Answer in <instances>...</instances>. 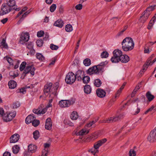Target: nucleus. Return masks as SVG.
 <instances>
[{
  "instance_id": "1",
  "label": "nucleus",
  "mask_w": 156,
  "mask_h": 156,
  "mask_svg": "<svg viewBox=\"0 0 156 156\" xmlns=\"http://www.w3.org/2000/svg\"><path fill=\"white\" fill-rule=\"evenodd\" d=\"M108 64L107 61L101 62L97 66H94L90 68L87 71V73L90 75L93 74H98L102 73L105 71L104 68Z\"/></svg>"
},
{
  "instance_id": "2",
  "label": "nucleus",
  "mask_w": 156,
  "mask_h": 156,
  "mask_svg": "<svg viewBox=\"0 0 156 156\" xmlns=\"http://www.w3.org/2000/svg\"><path fill=\"white\" fill-rule=\"evenodd\" d=\"M122 49L124 51H128L134 48V43L133 39L130 37L125 38L122 42Z\"/></svg>"
},
{
  "instance_id": "3",
  "label": "nucleus",
  "mask_w": 156,
  "mask_h": 156,
  "mask_svg": "<svg viewBox=\"0 0 156 156\" xmlns=\"http://www.w3.org/2000/svg\"><path fill=\"white\" fill-rule=\"evenodd\" d=\"M106 141L107 139L106 138H104L98 141L94 144V147L91 149L90 151L94 155L96 153H98V149Z\"/></svg>"
},
{
  "instance_id": "4",
  "label": "nucleus",
  "mask_w": 156,
  "mask_h": 156,
  "mask_svg": "<svg viewBox=\"0 0 156 156\" xmlns=\"http://www.w3.org/2000/svg\"><path fill=\"white\" fill-rule=\"evenodd\" d=\"M76 79L75 75L72 72H69L66 75L65 81L68 84H71L74 83Z\"/></svg>"
},
{
  "instance_id": "5",
  "label": "nucleus",
  "mask_w": 156,
  "mask_h": 156,
  "mask_svg": "<svg viewBox=\"0 0 156 156\" xmlns=\"http://www.w3.org/2000/svg\"><path fill=\"white\" fill-rule=\"evenodd\" d=\"M74 101L73 100H61L59 102L60 106L62 108L67 107L73 104Z\"/></svg>"
},
{
  "instance_id": "6",
  "label": "nucleus",
  "mask_w": 156,
  "mask_h": 156,
  "mask_svg": "<svg viewBox=\"0 0 156 156\" xmlns=\"http://www.w3.org/2000/svg\"><path fill=\"white\" fill-rule=\"evenodd\" d=\"M11 8L9 6L5 3L3 4L1 6V10L0 11V15H3L10 12Z\"/></svg>"
},
{
  "instance_id": "7",
  "label": "nucleus",
  "mask_w": 156,
  "mask_h": 156,
  "mask_svg": "<svg viewBox=\"0 0 156 156\" xmlns=\"http://www.w3.org/2000/svg\"><path fill=\"white\" fill-rule=\"evenodd\" d=\"M52 83H47L44 86V92L45 94H47V95H48L50 94V93L51 92L53 94H56V90H55L54 92H52L51 88H52Z\"/></svg>"
},
{
  "instance_id": "8",
  "label": "nucleus",
  "mask_w": 156,
  "mask_h": 156,
  "mask_svg": "<svg viewBox=\"0 0 156 156\" xmlns=\"http://www.w3.org/2000/svg\"><path fill=\"white\" fill-rule=\"evenodd\" d=\"M24 71L22 74L23 75H24V77L26 75L30 72V74L32 75H34V71L35 70V67L32 66H29L25 67V68L24 69Z\"/></svg>"
},
{
  "instance_id": "9",
  "label": "nucleus",
  "mask_w": 156,
  "mask_h": 156,
  "mask_svg": "<svg viewBox=\"0 0 156 156\" xmlns=\"http://www.w3.org/2000/svg\"><path fill=\"white\" fill-rule=\"evenodd\" d=\"M29 34L28 33H22L20 37L19 42L21 44H23L29 41Z\"/></svg>"
},
{
  "instance_id": "10",
  "label": "nucleus",
  "mask_w": 156,
  "mask_h": 156,
  "mask_svg": "<svg viewBox=\"0 0 156 156\" xmlns=\"http://www.w3.org/2000/svg\"><path fill=\"white\" fill-rule=\"evenodd\" d=\"M147 139L151 142H153L156 140V127L150 132Z\"/></svg>"
},
{
  "instance_id": "11",
  "label": "nucleus",
  "mask_w": 156,
  "mask_h": 156,
  "mask_svg": "<svg viewBox=\"0 0 156 156\" xmlns=\"http://www.w3.org/2000/svg\"><path fill=\"white\" fill-rule=\"evenodd\" d=\"M16 114V112H13L9 113L6 116H4L3 117V120L6 122L10 121L14 118Z\"/></svg>"
},
{
  "instance_id": "12",
  "label": "nucleus",
  "mask_w": 156,
  "mask_h": 156,
  "mask_svg": "<svg viewBox=\"0 0 156 156\" xmlns=\"http://www.w3.org/2000/svg\"><path fill=\"white\" fill-rule=\"evenodd\" d=\"M151 14V12H146V10L142 13V16L140 17V20L142 23H144L147 19Z\"/></svg>"
},
{
  "instance_id": "13",
  "label": "nucleus",
  "mask_w": 156,
  "mask_h": 156,
  "mask_svg": "<svg viewBox=\"0 0 156 156\" xmlns=\"http://www.w3.org/2000/svg\"><path fill=\"white\" fill-rule=\"evenodd\" d=\"M84 71L79 70L76 72L75 76L76 79L78 81H81L84 76Z\"/></svg>"
},
{
  "instance_id": "14",
  "label": "nucleus",
  "mask_w": 156,
  "mask_h": 156,
  "mask_svg": "<svg viewBox=\"0 0 156 156\" xmlns=\"http://www.w3.org/2000/svg\"><path fill=\"white\" fill-rule=\"evenodd\" d=\"M20 138V135L18 134H15L12 135L10 138V143H15L17 142Z\"/></svg>"
},
{
  "instance_id": "15",
  "label": "nucleus",
  "mask_w": 156,
  "mask_h": 156,
  "mask_svg": "<svg viewBox=\"0 0 156 156\" xmlns=\"http://www.w3.org/2000/svg\"><path fill=\"white\" fill-rule=\"evenodd\" d=\"M52 126L51 119L50 118H47L46 120L45 125V128L48 130H50Z\"/></svg>"
},
{
  "instance_id": "16",
  "label": "nucleus",
  "mask_w": 156,
  "mask_h": 156,
  "mask_svg": "<svg viewBox=\"0 0 156 156\" xmlns=\"http://www.w3.org/2000/svg\"><path fill=\"white\" fill-rule=\"evenodd\" d=\"M96 94L100 98L104 97L106 94V93L104 90L101 88H98L97 89Z\"/></svg>"
},
{
  "instance_id": "17",
  "label": "nucleus",
  "mask_w": 156,
  "mask_h": 156,
  "mask_svg": "<svg viewBox=\"0 0 156 156\" xmlns=\"http://www.w3.org/2000/svg\"><path fill=\"white\" fill-rule=\"evenodd\" d=\"M89 132V130L85 128L82 129L79 132L76 133V135L77 136H83L87 134Z\"/></svg>"
},
{
  "instance_id": "18",
  "label": "nucleus",
  "mask_w": 156,
  "mask_h": 156,
  "mask_svg": "<svg viewBox=\"0 0 156 156\" xmlns=\"http://www.w3.org/2000/svg\"><path fill=\"white\" fill-rule=\"evenodd\" d=\"M36 118L34 116L33 114H31L28 116L25 119V122L27 124H29L32 122Z\"/></svg>"
},
{
  "instance_id": "19",
  "label": "nucleus",
  "mask_w": 156,
  "mask_h": 156,
  "mask_svg": "<svg viewBox=\"0 0 156 156\" xmlns=\"http://www.w3.org/2000/svg\"><path fill=\"white\" fill-rule=\"evenodd\" d=\"M120 58V61L122 63H126L129 60V57L127 55H122Z\"/></svg>"
},
{
  "instance_id": "20",
  "label": "nucleus",
  "mask_w": 156,
  "mask_h": 156,
  "mask_svg": "<svg viewBox=\"0 0 156 156\" xmlns=\"http://www.w3.org/2000/svg\"><path fill=\"white\" fill-rule=\"evenodd\" d=\"M37 149V146L35 145L30 144L28 146V151L31 153L35 152Z\"/></svg>"
},
{
  "instance_id": "21",
  "label": "nucleus",
  "mask_w": 156,
  "mask_h": 156,
  "mask_svg": "<svg viewBox=\"0 0 156 156\" xmlns=\"http://www.w3.org/2000/svg\"><path fill=\"white\" fill-rule=\"evenodd\" d=\"M92 90L91 87L89 85H85L84 87V93L86 94H90Z\"/></svg>"
},
{
  "instance_id": "22",
  "label": "nucleus",
  "mask_w": 156,
  "mask_h": 156,
  "mask_svg": "<svg viewBox=\"0 0 156 156\" xmlns=\"http://www.w3.org/2000/svg\"><path fill=\"white\" fill-rule=\"evenodd\" d=\"M63 22L61 19H58L54 23L55 26L62 28L63 26Z\"/></svg>"
},
{
  "instance_id": "23",
  "label": "nucleus",
  "mask_w": 156,
  "mask_h": 156,
  "mask_svg": "<svg viewBox=\"0 0 156 156\" xmlns=\"http://www.w3.org/2000/svg\"><path fill=\"white\" fill-rule=\"evenodd\" d=\"M113 56L115 57H117L119 58L122 55V51L119 49L115 50L113 52Z\"/></svg>"
},
{
  "instance_id": "24",
  "label": "nucleus",
  "mask_w": 156,
  "mask_h": 156,
  "mask_svg": "<svg viewBox=\"0 0 156 156\" xmlns=\"http://www.w3.org/2000/svg\"><path fill=\"white\" fill-rule=\"evenodd\" d=\"M146 97L149 102L151 101L154 98V96L152 95L149 91L147 92L146 94Z\"/></svg>"
},
{
  "instance_id": "25",
  "label": "nucleus",
  "mask_w": 156,
  "mask_h": 156,
  "mask_svg": "<svg viewBox=\"0 0 156 156\" xmlns=\"http://www.w3.org/2000/svg\"><path fill=\"white\" fill-rule=\"evenodd\" d=\"M0 47L2 48L6 49L8 48V45L6 42V39L5 38L3 39L2 42H0Z\"/></svg>"
},
{
  "instance_id": "26",
  "label": "nucleus",
  "mask_w": 156,
  "mask_h": 156,
  "mask_svg": "<svg viewBox=\"0 0 156 156\" xmlns=\"http://www.w3.org/2000/svg\"><path fill=\"white\" fill-rule=\"evenodd\" d=\"M27 48L29 49V52L31 54H34L35 50L33 48V45L32 43H28L27 45Z\"/></svg>"
},
{
  "instance_id": "27",
  "label": "nucleus",
  "mask_w": 156,
  "mask_h": 156,
  "mask_svg": "<svg viewBox=\"0 0 156 156\" xmlns=\"http://www.w3.org/2000/svg\"><path fill=\"white\" fill-rule=\"evenodd\" d=\"M8 85L10 89H14L16 86V82L13 80H11L8 82Z\"/></svg>"
},
{
  "instance_id": "28",
  "label": "nucleus",
  "mask_w": 156,
  "mask_h": 156,
  "mask_svg": "<svg viewBox=\"0 0 156 156\" xmlns=\"http://www.w3.org/2000/svg\"><path fill=\"white\" fill-rule=\"evenodd\" d=\"M78 116V114L76 111H73L70 115L71 119L72 120H76L77 119Z\"/></svg>"
},
{
  "instance_id": "29",
  "label": "nucleus",
  "mask_w": 156,
  "mask_h": 156,
  "mask_svg": "<svg viewBox=\"0 0 156 156\" xmlns=\"http://www.w3.org/2000/svg\"><path fill=\"white\" fill-rule=\"evenodd\" d=\"M156 14H155V15L153 16L151 20H150L147 27V28L148 29H151V27L153 26L154 23L155 19L156 18Z\"/></svg>"
},
{
  "instance_id": "30",
  "label": "nucleus",
  "mask_w": 156,
  "mask_h": 156,
  "mask_svg": "<svg viewBox=\"0 0 156 156\" xmlns=\"http://www.w3.org/2000/svg\"><path fill=\"white\" fill-rule=\"evenodd\" d=\"M94 84L95 86L99 87L102 84V82L100 79H97L94 80Z\"/></svg>"
},
{
  "instance_id": "31",
  "label": "nucleus",
  "mask_w": 156,
  "mask_h": 156,
  "mask_svg": "<svg viewBox=\"0 0 156 156\" xmlns=\"http://www.w3.org/2000/svg\"><path fill=\"white\" fill-rule=\"evenodd\" d=\"M7 3L6 4L9 6L11 8L15 6L16 3L14 0H7Z\"/></svg>"
},
{
  "instance_id": "32",
  "label": "nucleus",
  "mask_w": 156,
  "mask_h": 156,
  "mask_svg": "<svg viewBox=\"0 0 156 156\" xmlns=\"http://www.w3.org/2000/svg\"><path fill=\"white\" fill-rule=\"evenodd\" d=\"M82 80L84 83L87 84L90 81V78L87 76H84Z\"/></svg>"
},
{
  "instance_id": "33",
  "label": "nucleus",
  "mask_w": 156,
  "mask_h": 156,
  "mask_svg": "<svg viewBox=\"0 0 156 156\" xmlns=\"http://www.w3.org/2000/svg\"><path fill=\"white\" fill-rule=\"evenodd\" d=\"M4 59L6 60L10 65H13V60L11 58L6 56L4 57Z\"/></svg>"
},
{
  "instance_id": "34",
  "label": "nucleus",
  "mask_w": 156,
  "mask_h": 156,
  "mask_svg": "<svg viewBox=\"0 0 156 156\" xmlns=\"http://www.w3.org/2000/svg\"><path fill=\"white\" fill-rule=\"evenodd\" d=\"M19 150L20 147L17 145L14 146L12 148V152L15 154H17Z\"/></svg>"
},
{
  "instance_id": "35",
  "label": "nucleus",
  "mask_w": 156,
  "mask_h": 156,
  "mask_svg": "<svg viewBox=\"0 0 156 156\" xmlns=\"http://www.w3.org/2000/svg\"><path fill=\"white\" fill-rule=\"evenodd\" d=\"M83 63L85 66H88L91 64V61L90 59L86 58L83 60Z\"/></svg>"
},
{
  "instance_id": "36",
  "label": "nucleus",
  "mask_w": 156,
  "mask_h": 156,
  "mask_svg": "<svg viewBox=\"0 0 156 156\" xmlns=\"http://www.w3.org/2000/svg\"><path fill=\"white\" fill-rule=\"evenodd\" d=\"M111 60L112 63H117L120 61L119 58L115 57L114 56L111 58Z\"/></svg>"
},
{
  "instance_id": "37",
  "label": "nucleus",
  "mask_w": 156,
  "mask_h": 156,
  "mask_svg": "<svg viewBox=\"0 0 156 156\" xmlns=\"http://www.w3.org/2000/svg\"><path fill=\"white\" fill-rule=\"evenodd\" d=\"M36 57L37 59L41 61H43L44 58V56L41 53H37L36 55Z\"/></svg>"
},
{
  "instance_id": "38",
  "label": "nucleus",
  "mask_w": 156,
  "mask_h": 156,
  "mask_svg": "<svg viewBox=\"0 0 156 156\" xmlns=\"http://www.w3.org/2000/svg\"><path fill=\"white\" fill-rule=\"evenodd\" d=\"M44 105L43 104L41 105L39 107V108L37 109H34L33 110V111L34 113L36 114H40V108H42L44 107Z\"/></svg>"
},
{
  "instance_id": "39",
  "label": "nucleus",
  "mask_w": 156,
  "mask_h": 156,
  "mask_svg": "<svg viewBox=\"0 0 156 156\" xmlns=\"http://www.w3.org/2000/svg\"><path fill=\"white\" fill-rule=\"evenodd\" d=\"M65 30L67 32L72 31L73 28L72 26L70 24L67 25L65 27Z\"/></svg>"
},
{
  "instance_id": "40",
  "label": "nucleus",
  "mask_w": 156,
  "mask_h": 156,
  "mask_svg": "<svg viewBox=\"0 0 156 156\" xmlns=\"http://www.w3.org/2000/svg\"><path fill=\"white\" fill-rule=\"evenodd\" d=\"M108 123L114 122L117 121V118L116 116L111 117L108 119Z\"/></svg>"
},
{
  "instance_id": "41",
  "label": "nucleus",
  "mask_w": 156,
  "mask_h": 156,
  "mask_svg": "<svg viewBox=\"0 0 156 156\" xmlns=\"http://www.w3.org/2000/svg\"><path fill=\"white\" fill-rule=\"evenodd\" d=\"M64 123L65 124L69 125L70 126H73V124L69 119H65L64 121Z\"/></svg>"
},
{
  "instance_id": "42",
  "label": "nucleus",
  "mask_w": 156,
  "mask_h": 156,
  "mask_svg": "<svg viewBox=\"0 0 156 156\" xmlns=\"http://www.w3.org/2000/svg\"><path fill=\"white\" fill-rule=\"evenodd\" d=\"M34 119L32 122V124L34 127H37L40 124V121L36 119Z\"/></svg>"
},
{
  "instance_id": "43",
  "label": "nucleus",
  "mask_w": 156,
  "mask_h": 156,
  "mask_svg": "<svg viewBox=\"0 0 156 156\" xmlns=\"http://www.w3.org/2000/svg\"><path fill=\"white\" fill-rule=\"evenodd\" d=\"M34 137L35 140H37L39 137V133L38 130H36L33 133Z\"/></svg>"
},
{
  "instance_id": "44",
  "label": "nucleus",
  "mask_w": 156,
  "mask_h": 156,
  "mask_svg": "<svg viewBox=\"0 0 156 156\" xmlns=\"http://www.w3.org/2000/svg\"><path fill=\"white\" fill-rule=\"evenodd\" d=\"M27 63L25 62H23L20 67V70L21 71H23L25 68Z\"/></svg>"
},
{
  "instance_id": "45",
  "label": "nucleus",
  "mask_w": 156,
  "mask_h": 156,
  "mask_svg": "<svg viewBox=\"0 0 156 156\" xmlns=\"http://www.w3.org/2000/svg\"><path fill=\"white\" fill-rule=\"evenodd\" d=\"M108 53L106 51H103L101 54V58H105L108 57Z\"/></svg>"
},
{
  "instance_id": "46",
  "label": "nucleus",
  "mask_w": 156,
  "mask_h": 156,
  "mask_svg": "<svg viewBox=\"0 0 156 156\" xmlns=\"http://www.w3.org/2000/svg\"><path fill=\"white\" fill-rule=\"evenodd\" d=\"M155 6L156 5H154L149 6L146 9V12L147 11L148 12H151V11L153 10L154 9Z\"/></svg>"
},
{
  "instance_id": "47",
  "label": "nucleus",
  "mask_w": 156,
  "mask_h": 156,
  "mask_svg": "<svg viewBox=\"0 0 156 156\" xmlns=\"http://www.w3.org/2000/svg\"><path fill=\"white\" fill-rule=\"evenodd\" d=\"M37 45L38 47H41L43 45V42L41 39H39L37 40L36 42Z\"/></svg>"
},
{
  "instance_id": "48",
  "label": "nucleus",
  "mask_w": 156,
  "mask_h": 156,
  "mask_svg": "<svg viewBox=\"0 0 156 156\" xmlns=\"http://www.w3.org/2000/svg\"><path fill=\"white\" fill-rule=\"evenodd\" d=\"M129 154V156H136V155L135 151L133 149H131L130 150Z\"/></svg>"
},
{
  "instance_id": "49",
  "label": "nucleus",
  "mask_w": 156,
  "mask_h": 156,
  "mask_svg": "<svg viewBox=\"0 0 156 156\" xmlns=\"http://www.w3.org/2000/svg\"><path fill=\"white\" fill-rule=\"evenodd\" d=\"M56 8V5L55 4H53L50 6V10L51 12H54Z\"/></svg>"
},
{
  "instance_id": "50",
  "label": "nucleus",
  "mask_w": 156,
  "mask_h": 156,
  "mask_svg": "<svg viewBox=\"0 0 156 156\" xmlns=\"http://www.w3.org/2000/svg\"><path fill=\"white\" fill-rule=\"evenodd\" d=\"M148 64H145L143 65V68L141 70L140 73L141 74H142V73H143L144 71L147 69L148 67Z\"/></svg>"
},
{
  "instance_id": "51",
  "label": "nucleus",
  "mask_w": 156,
  "mask_h": 156,
  "mask_svg": "<svg viewBox=\"0 0 156 156\" xmlns=\"http://www.w3.org/2000/svg\"><path fill=\"white\" fill-rule=\"evenodd\" d=\"M58 48V46L53 44H50V48L52 50H57Z\"/></svg>"
},
{
  "instance_id": "52",
  "label": "nucleus",
  "mask_w": 156,
  "mask_h": 156,
  "mask_svg": "<svg viewBox=\"0 0 156 156\" xmlns=\"http://www.w3.org/2000/svg\"><path fill=\"white\" fill-rule=\"evenodd\" d=\"M20 106V104L18 102H15L13 103L12 105L13 108H17Z\"/></svg>"
},
{
  "instance_id": "53",
  "label": "nucleus",
  "mask_w": 156,
  "mask_h": 156,
  "mask_svg": "<svg viewBox=\"0 0 156 156\" xmlns=\"http://www.w3.org/2000/svg\"><path fill=\"white\" fill-rule=\"evenodd\" d=\"M30 13V12L28 11H27L26 12H25L23 14V15L22 17H21L19 20L21 22L24 19V18H25L27 15L28 14Z\"/></svg>"
},
{
  "instance_id": "54",
  "label": "nucleus",
  "mask_w": 156,
  "mask_h": 156,
  "mask_svg": "<svg viewBox=\"0 0 156 156\" xmlns=\"http://www.w3.org/2000/svg\"><path fill=\"white\" fill-rule=\"evenodd\" d=\"M9 74L12 79H14L18 76V74H15L14 73L12 72H10L9 73Z\"/></svg>"
},
{
  "instance_id": "55",
  "label": "nucleus",
  "mask_w": 156,
  "mask_h": 156,
  "mask_svg": "<svg viewBox=\"0 0 156 156\" xmlns=\"http://www.w3.org/2000/svg\"><path fill=\"white\" fill-rule=\"evenodd\" d=\"M116 118H117V121L123 118L124 117V115L123 114H121L115 116Z\"/></svg>"
},
{
  "instance_id": "56",
  "label": "nucleus",
  "mask_w": 156,
  "mask_h": 156,
  "mask_svg": "<svg viewBox=\"0 0 156 156\" xmlns=\"http://www.w3.org/2000/svg\"><path fill=\"white\" fill-rule=\"evenodd\" d=\"M44 34V32L43 31H40L37 32V35L38 37H41Z\"/></svg>"
},
{
  "instance_id": "57",
  "label": "nucleus",
  "mask_w": 156,
  "mask_h": 156,
  "mask_svg": "<svg viewBox=\"0 0 156 156\" xmlns=\"http://www.w3.org/2000/svg\"><path fill=\"white\" fill-rule=\"evenodd\" d=\"M83 5L81 4L77 5L75 6V9L76 10H80L82 8Z\"/></svg>"
},
{
  "instance_id": "58",
  "label": "nucleus",
  "mask_w": 156,
  "mask_h": 156,
  "mask_svg": "<svg viewBox=\"0 0 156 156\" xmlns=\"http://www.w3.org/2000/svg\"><path fill=\"white\" fill-rule=\"evenodd\" d=\"M154 55V54L152 55L147 60L146 64H148V66L149 65H151L150 64L151 62V60Z\"/></svg>"
},
{
  "instance_id": "59",
  "label": "nucleus",
  "mask_w": 156,
  "mask_h": 156,
  "mask_svg": "<svg viewBox=\"0 0 156 156\" xmlns=\"http://www.w3.org/2000/svg\"><path fill=\"white\" fill-rule=\"evenodd\" d=\"M53 101V99H51L49 100L48 103L46 106V108H48L50 107H51L52 106V105L51 104V103Z\"/></svg>"
},
{
  "instance_id": "60",
  "label": "nucleus",
  "mask_w": 156,
  "mask_h": 156,
  "mask_svg": "<svg viewBox=\"0 0 156 156\" xmlns=\"http://www.w3.org/2000/svg\"><path fill=\"white\" fill-rule=\"evenodd\" d=\"M155 107L154 106H152L151 108L148 109L144 113L145 114H146L149 112H151L153 109L154 110Z\"/></svg>"
},
{
  "instance_id": "61",
  "label": "nucleus",
  "mask_w": 156,
  "mask_h": 156,
  "mask_svg": "<svg viewBox=\"0 0 156 156\" xmlns=\"http://www.w3.org/2000/svg\"><path fill=\"white\" fill-rule=\"evenodd\" d=\"M48 154V151L44 150L42 152V154L41 156H47Z\"/></svg>"
},
{
  "instance_id": "62",
  "label": "nucleus",
  "mask_w": 156,
  "mask_h": 156,
  "mask_svg": "<svg viewBox=\"0 0 156 156\" xmlns=\"http://www.w3.org/2000/svg\"><path fill=\"white\" fill-rule=\"evenodd\" d=\"M64 8L63 5H60L59 9V12L60 13H62L64 12Z\"/></svg>"
},
{
  "instance_id": "63",
  "label": "nucleus",
  "mask_w": 156,
  "mask_h": 156,
  "mask_svg": "<svg viewBox=\"0 0 156 156\" xmlns=\"http://www.w3.org/2000/svg\"><path fill=\"white\" fill-rule=\"evenodd\" d=\"M147 44H148L146 45V46L144 48V53H147L149 52V48L148 47V46H147Z\"/></svg>"
},
{
  "instance_id": "64",
  "label": "nucleus",
  "mask_w": 156,
  "mask_h": 156,
  "mask_svg": "<svg viewBox=\"0 0 156 156\" xmlns=\"http://www.w3.org/2000/svg\"><path fill=\"white\" fill-rule=\"evenodd\" d=\"M44 150L48 151V148L50 146V144L49 143H45L44 144Z\"/></svg>"
}]
</instances>
